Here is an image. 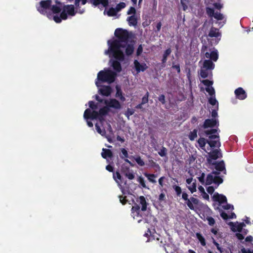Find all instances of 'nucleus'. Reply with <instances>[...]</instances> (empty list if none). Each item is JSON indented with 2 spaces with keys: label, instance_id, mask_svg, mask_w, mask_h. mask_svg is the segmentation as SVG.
I'll list each match as a JSON object with an SVG mask.
<instances>
[{
  "label": "nucleus",
  "instance_id": "cd10ccee",
  "mask_svg": "<svg viewBox=\"0 0 253 253\" xmlns=\"http://www.w3.org/2000/svg\"><path fill=\"white\" fill-rule=\"evenodd\" d=\"M220 215L221 217L225 220H226L228 218H230V219L235 218L236 217V214H235V213L232 212L231 213V214L228 216L226 212H225L224 211H220Z\"/></svg>",
  "mask_w": 253,
  "mask_h": 253
},
{
  "label": "nucleus",
  "instance_id": "f257e3e1",
  "mask_svg": "<svg viewBox=\"0 0 253 253\" xmlns=\"http://www.w3.org/2000/svg\"><path fill=\"white\" fill-rule=\"evenodd\" d=\"M115 39L108 41V48L104 51V54L111 58L109 62L114 71L109 69L99 71L95 81L97 87L100 83H113L117 74L122 71L121 62L125 60L126 56L131 55L134 52V43L129 41L126 30L118 28L115 31Z\"/></svg>",
  "mask_w": 253,
  "mask_h": 253
},
{
  "label": "nucleus",
  "instance_id": "6ab92c4d",
  "mask_svg": "<svg viewBox=\"0 0 253 253\" xmlns=\"http://www.w3.org/2000/svg\"><path fill=\"white\" fill-rule=\"evenodd\" d=\"M134 67L137 73L145 71L148 66L144 62L140 63L137 60H134L133 62Z\"/></svg>",
  "mask_w": 253,
  "mask_h": 253
},
{
  "label": "nucleus",
  "instance_id": "052dcab7",
  "mask_svg": "<svg viewBox=\"0 0 253 253\" xmlns=\"http://www.w3.org/2000/svg\"><path fill=\"white\" fill-rule=\"evenodd\" d=\"M95 99L96 100H97L98 102L100 103H104V99H101L98 95H95Z\"/></svg>",
  "mask_w": 253,
  "mask_h": 253
},
{
  "label": "nucleus",
  "instance_id": "a211bd4d",
  "mask_svg": "<svg viewBox=\"0 0 253 253\" xmlns=\"http://www.w3.org/2000/svg\"><path fill=\"white\" fill-rule=\"evenodd\" d=\"M89 2L94 6H98L101 10L106 7L108 4V0H89Z\"/></svg>",
  "mask_w": 253,
  "mask_h": 253
},
{
  "label": "nucleus",
  "instance_id": "864d4df0",
  "mask_svg": "<svg viewBox=\"0 0 253 253\" xmlns=\"http://www.w3.org/2000/svg\"><path fill=\"white\" fill-rule=\"evenodd\" d=\"M158 100L159 101L162 102V104H164L165 103V96L164 95L162 94L159 96L158 97Z\"/></svg>",
  "mask_w": 253,
  "mask_h": 253
},
{
  "label": "nucleus",
  "instance_id": "0eeeda50",
  "mask_svg": "<svg viewBox=\"0 0 253 253\" xmlns=\"http://www.w3.org/2000/svg\"><path fill=\"white\" fill-rule=\"evenodd\" d=\"M104 104L106 106L100 108L99 110L100 114H102L103 117L107 114L109 111L110 108L120 110L122 108V105L120 102L115 98L105 99L104 101Z\"/></svg>",
  "mask_w": 253,
  "mask_h": 253
},
{
  "label": "nucleus",
  "instance_id": "2f4dec72",
  "mask_svg": "<svg viewBox=\"0 0 253 253\" xmlns=\"http://www.w3.org/2000/svg\"><path fill=\"white\" fill-rule=\"evenodd\" d=\"M196 238L198 239L199 241L200 242L201 244L203 246H205L206 245V241L205 238L202 236V235L200 233H197L196 234Z\"/></svg>",
  "mask_w": 253,
  "mask_h": 253
},
{
  "label": "nucleus",
  "instance_id": "c85d7f7f",
  "mask_svg": "<svg viewBox=\"0 0 253 253\" xmlns=\"http://www.w3.org/2000/svg\"><path fill=\"white\" fill-rule=\"evenodd\" d=\"M171 50L170 48L166 49L163 55L162 62L163 64H165L167 62L168 57L171 54Z\"/></svg>",
  "mask_w": 253,
  "mask_h": 253
},
{
  "label": "nucleus",
  "instance_id": "09e8293b",
  "mask_svg": "<svg viewBox=\"0 0 253 253\" xmlns=\"http://www.w3.org/2000/svg\"><path fill=\"white\" fill-rule=\"evenodd\" d=\"M143 51V47L142 46V45L140 44L138 46L137 51H136V55L137 56H139L142 52Z\"/></svg>",
  "mask_w": 253,
  "mask_h": 253
},
{
  "label": "nucleus",
  "instance_id": "58836bf2",
  "mask_svg": "<svg viewBox=\"0 0 253 253\" xmlns=\"http://www.w3.org/2000/svg\"><path fill=\"white\" fill-rule=\"evenodd\" d=\"M149 92L147 91L146 94L142 97L141 103L142 104H145L147 103L148 101V97H149Z\"/></svg>",
  "mask_w": 253,
  "mask_h": 253
},
{
  "label": "nucleus",
  "instance_id": "338daca9",
  "mask_svg": "<svg viewBox=\"0 0 253 253\" xmlns=\"http://www.w3.org/2000/svg\"><path fill=\"white\" fill-rule=\"evenodd\" d=\"M107 131L108 132H109L110 133L112 134L113 133V129H112V128L111 127V126L110 124H108V127H107Z\"/></svg>",
  "mask_w": 253,
  "mask_h": 253
},
{
  "label": "nucleus",
  "instance_id": "ddd939ff",
  "mask_svg": "<svg viewBox=\"0 0 253 253\" xmlns=\"http://www.w3.org/2000/svg\"><path fill=\"white\" fill-rule=\"evenodd\" d=\"M206 12L210 17H213L217 20H221L224 18L223 14L218 12H215L213 8L207 7Z\"/></svg>",
  "mask_w": 253,
  "mask_h": 253
},
{
  "label": "nucleus",
  "instance_id": "4468645a",
  "mask_svg": "<svg viewBox=\"0 0 253 253\" xmlns=\"http://www.w3.org/2000/svg\"><path fill=\"white\" fill-rule=\"evenodd\" d=\"M186 203L189 209L195 211L200 206V201L197 198L191 197Z\"/></svg>",
  "mask_w": 253,
  "mask_h": 253
},
{
  "label": "nucleus",
  "instance_id": "473e14b6",
  "mask_svg": "<svg viewBox=\"0 0 253 253\" xmlns=\"http://www.w3.org/2000/svg\"><path fill=\"white\" fill-rule=\"evenodd\" d=\"M133 159L135 161L137 164L140 166H144L145 163L139 156H132Z\"/></svg>",
  "mask_w": 253,
  "mask_h": 253
},
{
  "label": "nucleus",
  "instance_id": "423d86ee",
  "mask_svg": "<svg viewBox=\"0 0 253 253\" xmlns=\"http://www.w3.org/2000/svg\"><path fill=\"white\" fill-rule=\"evenodd\" d=\"M137 203L134 204L131 209V215L133 218L138 217V223H140L142 220L141 215L139 216L141 211H145L147 210L148 203L146 202L145 198L141 196L136 199Z\"/></svg>",
  "mask_w": 253,
  "mask_h": 253
},
{
  "label": "nucleus",
  "instance_id": "b1692460",
  "mask_svg": "<svg viewBox=\"0 0 253 253\" xmlns=\"http://www.w3.org/2000/svg\"><path fill=\"white\" fill-rule=\"evenodd\" d=\"M123 173L129 180H132L135 177L133 171L132 169H129L128 168L126 169V170H124Z\"/></svg>",
  "mask_w": 253,
  "mask_h": 253
},
{
  "label": "nucleus",
  "instance_id": "bb28decb",
  "mask_svg": "<svg viewBox=\"0 0 253 253\" xmlns=\"http://www.w3.org/2000/svg\"><path fill=\"white\" fill-rule=\"evenodd\" d=\"M101 156L103 158L107 159V158L112 157L113 153L110 150L103 148Z\"/></svg>",
  "mask_w": 253,
  "mask_h": 253
},
{
  "label": "nucleus",
  "instance_id": "49530a36",
  "mask_svg": "<svg viewBox=\"0 0 253 253\" xmlns=\"http://www.w3.org/2000/svg\"><path fill=\"white\" fill-rule=\"evenodd\" d=\"M158 200L160 203L165 201L166 200V196L164 193H161L158 198Z\"/></svg>",
  "mask_w": 253,
  "mask_h": 253
},
{
  "label": "nucleus",
  "instance_id": "393cba45",
  "mask_svg": "<svg viewBox=\"0 0 253 253\" xmlns=\"http://www.w3.org/2000/svg\"><path fill=\"white\" fill-rule=\"evenodd\" d=\"M211 97L209 98V102L212 106H215V108L218 109V102L215 98V93L213 94H209Z\"/></svg>",
  "mask_w": 253,
  "mask_h": 253
},
{
  "label": "nucleus",
  "instance_id": "a878e982",
  "mask_svg": "<svg viewBox=\"0 0 253 253\" xmlns=\"http://www.w3.org/2000/svg\"><path fill=\"white\" fill-rule=\"evenodd\" d=\"M129 26H135L137 25V18L135 15H132L127 18Z\"/></svg>",
  "mask_w": 253,
  "mask_h": 253
},
{
  "label": "nucleus",
  "instance_id": "7c9ffc66",
  "mask_svg": "<svg viewBox=\"0 0 253 253\" xmlns=\"http://www.w3.org/2000/svg\"><path fill=\"white\" fill-rule=\"evenodd\" d=\"M137 181L140 184L141 187L149 189V188L146 185L145 180L143 177L142 176H139L137 178Z\"/></svg>",
  "mask_w": 253,
  "mask_h": 253
},
{
  "label": "nucleus",
  "instance_id": "a19ab883",
  "mask_svg": "<svg viewBox=\"0 0 253 253\" xmlns=\"http://www.w3.org/2000/svg\"><path fill=\"white\" fill-rule=\"evenodd\" d=\"M134 113V111L132 109H130L129 108H128L126 112L125 115L126 117H127L128 118H129V117L132 115Z\"/></svg>",
  "mask_w": 253,
  "mask_h": 253
},
{
  "label": "nucleus",
  "instance_id": "8fccbe9b",
  "mask_svg": "<svg viewBox=\"0 0 253 253\" xmlns=\"http://www.w3.org/2000/svg\"><path fill=\"white\" fill-rule=\"evenodd\" d=\"M207 220L210 225H213L215 223V220L212 217H208Z\"/></svg>",
  "mask_w": 253,
  "mask_h": 253
},
{
  "label": "nucleus",
  "instance_id": "20e7f679",
  "mask_svg": "<svg viewBox=\"0 0 253 253\" xmlns=\"http://www.w3.org/2000/svg\"><path fill=\"white\" fill-rule=\"evenodd\" d=\"M88 104L90 108L86 109L84 114V118L86 120L87 126L91 127L93 126L92 123L88 121L89 119L92 120L98 119L102 124L104 119L102 115L100 114V112L97 111V105L92 101H89Z\"/></svg>",
  "mask_w": 253,
  "mask_h": 253
},
{
  "label": "nucleus",
  "instance_id": "5fc2aeb1",
  "mask_svg": "<svg viewBox=\"0 0 253 253\" xmlns=\"http://www.w3.org/2000/svg\"><path fill=\"white\" fill-rule=\"evenodd\" d=\"M207 190L209 194H211L213 193L214 189L212 186H209L207 188Z\"/></svg>",
  "mask_w": 253,
  "mask_h": 253
},
{
  "label": "nucleus",
  "instance_id": "3c124183",
  "mask_svg": "<svg viewBox=\"0 0 253 253\" xmlns=\"http://www.w3.org/2000/svg\"><path fill=\"white\" fill-rule=\"evenodd\" d=\"M213 244L216 247L217 249L219 251L220 253H222L223 252V249L220 246L218 243L215 241H214Z\"/></svg>",
  "mask_w": 253,
  "mask_h": 253
},
{
  "label": "nucleus",
  "instance_id": "39448f33",
  "mask_svg": "<svg viewBox=\"0 0 253 253\" xmlns=\"http://www.w3.org/2000/svg\"><path fill=\"white\" fill-rule=\"evenodd\" d=\"M212 169L213 170L212 172L207 175L206 180L205 179V174L203 172L199 177H198L201 184L211 185L212 183H214L216 184L217 186H218L220 184L222 183L223 179L221 177L222 176L220 175V172L223 171V174H226L225 169L224 170H218L214 168Z\"/></svg>",
  "mask_w": 253,
  "mask_h": 253
},
{
  "label": "nucleus",
  "instance_id": "4c0bfd02",
  "mask_svg": "<svg viewBox=\"0 0 253 253\" xmlns=\"http://www.w3.org/2000/svg\"><path fill=\"white\" fill-rule=\"evenodd\" d=\"M167 153V149L163 147L162 149L158 152L159 155L161 157H164L166 156Z\"/></svg>",
  "mask_w": 253,
  "mask_h": 253
},
{
  "label": "nucleus",
  "instance_id": "37998d69",
  "mask_svg": "<svg viewBox=\"0 0 253 253\" xmlns=\"http://www.w3.org/2000/svg\"><path fill=\"white\" fill-rule=\"evenodd\" d=\"M126 6V4L124 2H121L119 3L116 7V8L118 11L121 10L122 9L125 8Z\"/></svg>",
  "mask_w": 253,
  "mask_h": 253
},
{
  "label": "nucleus",
  "instance_id": "69168bd1",
  "mask_svg": "<svg viewBox=\"0 0 253 253\" xmlns=\"http://www.w3.org/2000/svg\"><path fill=\"white\" fill-rule=\"evenodd\" d=\"M202 196L204 199L208 200L209 199V196L208 194H207L205 192H203Z\"/></svg>",
  "mask_w": 253,
  "mask_h": 253
},
{
  "label": "nucleus",
  "instance_id": "9d476101",
  "mask_svg": "<svg viewBox=\"0 0 253 253\" xmlns=\"http://www.w3.org/2000/svg\"><path fill=\"white\" fill-rule=\"evenodd\" d=\"M201 54L204 57L209 59L211 61L216 62L218 58V51L214 48H209L207 46L203 45L201 49Z\"/></svg>",
  "mask_w": 253,
  "mask_h": 253
},
{
  "label": "nucleus",
  "instance_id": "f3484780",
  "mask_svg": "<svg viewBox=\"0 0 253 253\" xmlns=\"http://www.w3.org/2000/svg\"><path fill=\"white\" fill-rule=\"evenodd\" d=\"M201 83H203L206 87V90L209 94H213L215 93V90L212 86L213 84V82L209 80H204L201 81Z\"/></svg>",
  "mask_w": 253,
  "mask_h": 253
},
{
  "label": "nucleus",
  "instance_id": "aec40b11",
  "mask_svg": "<svg viewBox=\"0 0 253 253\" xmlns=\"http://www.w3.org/2000/svg\"><path fill=\"white\" fill-rule=\"evenodd\" d=\"M209 36L210 37H215V42L217 43L220 40L221 34L219 32V30L217 28L212 27L209 33Z\"/></svg>",
  "mask_w": 253,
  "mask_h": 253
},
{
  "label": "nucleus",
  "instance_id": "e433bc0d",
  "mask_svg": "<svg viewBox=\"0 0 253 253\" xmlns=\"http://www.w3.org/2000/svg\"><path fill=\"white\" fill-rule=\"evenodd\" d=\"M196 180L193 182L191 185L188 186V189L191 191L192 193L196 191V184L195 183Z\"/></svg>",
  "mask_w": 253,
  "mask_h": 253
},
{
  "label": "nucleus",
  "instance_id": "e2e57ef3",
  "mask_svg": "<svg viewBox=\"0 0 253 253\" xmlns=\"http://www.w3.org/2000/svg\"><path fill=\"white\" fill-rule=\"evenodd\" d=\"M162 27V23L161 22H158L156 25L157 31L159 32Z\"/></svg>",
  "mask_w": 253,
  "mask_h": 253
},
{
  "label": "nucleus",
  "instance_id": "c756f323",
  "mask_svg": "<svg viewBox=\"0 0 253 253\" xmlns=\"http://www.w3.org/2000/svg\"><path fill=\"white\" fill-rule=\"evenodd\" d=\"M143 174L148 178V180L150 182L153 183H156V180H155V178L157 177V175L154 174H149L147 172H145Z\"/></svg>",
  "mask_w": 253,
  "mask_h": 253
},
{
  "label": "nucleus",
  "instance_id": "6e6d98bb",
  "mask_svg": "<svg viewBox=\"0 0 253 253\" xmlns=\"http://www.w3.org/2000/svg\"><path fill=\"white\" fill-rule=\"evenodd\" d=\"M188 196L187 193L183 192L182 194V198L183 200L188 202V200H189V199L188 198Z\"/></svg>",
  "mask_w": 253,
  "mask_h": 253
},
{
  "label": "nucleus",
  "instance_id": "bf43d9fd",
  "mask_svg": "<svg viewBox=\"0 0 253 253\" xmlns=\"http://www.w3.org/2000/svg\"><path fill=\"white\" fill-rule=\"evenodd\" d=\"M172 68L176 69L178 73L180 72V69L179 65H173Z\"/></svg>",
  "mask_w": 253,
  "mask_h": 253
},
{
  "label": "nucleus",
  "instance_id": "5701e85b",
  "mask_svg": "<svg viewBox=\"0 0 253 253\" xmlns=\"http://www.w3.org/2000/svg\"><path fill=\"white\" fill-rule=\"evenodd\" d=\"M116 93L115 97L119 98L122 102H124L126 100V98L123 95V91L121 89L120 86L117 85L116 86Z\"/></svg>",
  "mask_w": 253,
  "mask_h": 253
},
{
  "label": "nucleus",
  "instance_id": "603ef678",
  "mask_svg": "<svg viewBox=\"0 0 253 253\" xmlns=\"http://www.w3.org/2000/svg\"><path fill=\"white\" fill-rule=\"evenodd\" d=\"M196 157L194 155H191L188 160L189 164H190L193 163L195 161V160H196Z\"/></svg>",
  "mask_w": 253,
  "mask_h": 253
},
{
  "label": "nucleus",
  "instance_id": "7ed1b4c3",
  "mask_svg": "<svg viewBox=\"0 0 253 253\" xmlns=\"http://www.w3.org/2000/svg\"><path fill=\"white\" fill-rule=\"evenodd\" d=\"M51 0L41 1L36 7L38 11L42 14H46L49 17L48 11L51 10L56 15L53 16V19L56 23H60L61 20H66L69 16H73L75 15V7L73 5H67L62 6V4L57 0H55L56 4L53 5L51 8Z\"/></svg>",
  "mask_w": 253,
  "mask_h": 253
},
{
  "label": "nucleus",
  "instance_id": "6e6552de",
  "mask_svg": "<svg viewBox=\"0 0 253 253\" xmlns=\"http://www.w3.org/2000/svg\"><path fill=\"white\" fill-rule=\"evenodd\" d=\"M229 225L231 226V229L233 232H238L236 234L237 238L240 240H243L244 238V236L247 235L248 233V230L244 228L246 226L244 222L239 223L238 222L233 223L230 222Z\"/></svg>",
  "mask_w": 253,
  "mask_h": 253
},
{
  "label": "nucleus",
  "instance_id": "4d7b16f0",
  "mask_svg": "<svg viewBox=\"0 0 253 253\" xmlns=\"http://www.w3.org/2000/svg\"><path fill=\"white\" fill-rule=\"evenodd\" d=\"M119 199H120V202L124 205L126 203V200L125 199V197H123V196H120L119 197Z\"/></svg>",
  "mask_w": 253,
  "mask_h": 253
},
{
  "label": "nucleus",
  "instance_id": "72a5a7b5",
  "mask_svg": "<svg viewBox=\"0 0 253 253\" xmlns=\"http://www.w3.org/2000/svg\"><path fill=\"white\" fill-rule=\"evenodd\" d=\"M95 126L97 132L100 134L102 136H105L106 134V131L104 129H101L100 127L99 126L97 123L95 124Z\"/></svg>",
  "mask_w": 253,
  "mask_h": 253
},
{
  "label": "nucleus",
  "instance_id": "2eb2a0df",
  "mask_svg": "<svg viewBox=\"0 0 253 253\" xmlns=\"http://www.w3.org/2000/svg\"><path fill=\"white\" fill-rule=\"evenodd\" d=\"M219 126V122L217 119H206L203 124V127L206 129L209 127H213Z\"/></svg>",
  "mask_w": 253,
  "mask_h": 253
},
{
  "label": "nucleus",
  "instance_id": "f03ea898",
  "mask_svg": "<svg viewBox=\"0 0 253 253\" xmlns=\"http://www.w3.org/2000/svg\"><path fill=\"white\" fill-rule=\"evenodd\" d=\"M218 129L211 128L205 130L204 132L208 139L200 138L198 141V144L201 148L205 150L207 153L206 156L207 163L211 169H215L218 170H224L225 164L223 161L216 162L215 161L222 157V154L220 150L215 149L211 151L212 148L220 146Z\"/></svg>",
  "mask_w": 253,
  "mask_h": 253
},
{
  "label": "nucleus",
  "instance_id": "774afa93",
  "mask_svg": "<svg viewBox=\"0 0 253 253\" xmlns=\"http://www.w3.org/2000/svg\"><path fill=\"white\" fill-rule=\"evenodd\" d=\"M115 14V13H114V10L113 9H110L108 11V15H109V16H113Z\"/></svg>",
  "mask_w": 253,
  "mask_h": 253
},
{
  "label": "nucleus",
  "instance_id": "f704fd0d",
  "mask_svg": "<svg viewBox=\"0 0 253 253\" xmlns=\"http://www.w3.org/2000/svg\"><path fill=\"white\" fill-rule=\"evenodd\" d=\"M144 221H145V222L146 223H149L150 221H153V223H151L152 225L153 224H155L156 223H155V218L153 216H152V215H149V216H147L146 218H144Z\"/></svg>",
  "mask_w": 253,
  "mask_h": 253
},
{
  "label": "nucleus",
  "instance_id": "de8ad7c7",
  "mask_svg": "<svg viewBox=\"0 0 253 253\" xmlns=\"http://www.w3.org/2000/svg\"><path fill=\"white\" fill-rule=\"evenodd\" d=\"M241 253H253V249L251 250L249 249H246L245 248H242L241 250Z\"/></svg>",
  "mask_w": 253,
  "mask_h": 253
},
{
  "label": "nucleus",
  "instance_id": "c9c22d12",
  "mask_svg": "<svg viewBox=\"0 0 253 253\" xmlns=\"http://www.w3.org/2000/svg\"><path fill=\"white\" fill-rule=\"evenodd\" d=\"M197 130L194 129L192 131L190 132L189 135V138L191 140H194L195 138L197 136Z\"/></svg>",
  "mask_w": 253,
  "mask_h": 253
},
{
  "label": "nucleus",
  "instance_id": "4be33fe9",
  "mask_svg": "<svg viewBox=\"0 0 253 253\" xmlns=\"http://www.w3.org/2000/svg\"><path fill=\"white\" fill-rule=\"evenodd\" d=\"M144 236L148 237V239L147 240V242H150L151 241L153 240H155V238L157 240H159V238L157 237V235L155 233V231L154 229L151 230L150 228H148L147 232H146L144 234Z\"/></svg>",
  "mask_w": 253,
  "mask_h": 253
},
{
  "label": "nucleus",
  "instance_id": "412c9836",
  "mask_svg": "<svg viewBox=\"0 0 253 253\" xmlns=\"http://www.w3.org/2000/svg\"><path fill=\"white\" fill-rule=\"evenodd\" d=\"M234 92L237 98L240 100H244L247 96L246 91L242 87H238Z\"/></svg>",
  "mask_w": 253,
  "mask_h": 253
},
{
  "label": "nucleus",
  "instance_id": "0e129e2a",
  "mask_svg": "<svg viewBox=\"0 0 253 253\" xmlns=\"http://www.w3.org/2000/svg\"><path fill=\"white\" fill-rule=\"evenodd\" d=\"M106 169L110 172H112L113 171V168L110 165H107L106 167Z\"/></svg>",
  "mask_w": 253,
  "mask_h": 253
},
{
  "label": "nucleus",
  "instance_id": "f8f14e48",
  "mask_svg": "<svg viewBox=\"0 0 253 253\" xmlns=\"http://www.w3.org/2000/svg\"><path fill=\"white\" fill-rule=\"evenodd\" d=\"M113 178L116 181V182L118 183V186H119L120 188L121 189L123 194L124 195L126 194L127 193H128V190L126 189V188H127L126 186V182H125V185H126V187H123V186L121 185L120 181L119 180L122 181V177L119 172H116V173H113Z\"/></svg>",
  "mask_w": 253,
  "mask_h": 253
},
{
  "label": "nucleus",
  "instance_id": "680f3d73",
  "mask_svg": "<svg viewBox=\"0 0 253 253\" xmlns=\"http://www.w3.org/2000/svg\"><path fill=\"white\" fill-rule=\"evenodd\" d=\"M253 237L251 235L247 236L245 239L246 242H251L253 241Z\"/></svg>",
  "mask_w": 253,
  "mask_h": 253
},
{
  "label": "nucleus",
  "instance_id": "ea45409f",
  "mask_svg": "<svg viewBox=\"0 0 253 253\" xmlns=\"http://www.w3.org/2000/svg\"><path fill=\"white\" fill-rule=\"evenodd\" d=\"M122 155L120 156L121 158L123 159L124 158L128 157V153L127 151L125 148L121 149Z\"/></svg>",
  "mask_w": 253,
  "mask_h": 253
},
{
  "label": "nucleus",
  "instance_id": "1a4fd4ad",
  "mask_svg": "<svg viewBox=\"0 0 253 253\" xmlns=\"http://www.w3.org/2000/svg\"><path fill=\"white\" fill-rule=\"evenodd\" d=\"M214 64L210 60H205L201 68L200 75L203 78L212 76V70L214 68Z\"/></svg>",
  "mask_w": 253,
  "mask_h": 253
},
{
  "label": "nucleus",
  "instance_id": "13d9d810",
  "mask_svg": "<svg viewBox=\"0 0 253 253\" xmlns=\"http://www.w3.org/2000/svg\"><path fill=\"white\" fill-rule=\"evenodd\" d=\"M213 5L217 9H220L222 7V5L219 3H214Z\"/></svg>",
  "mask_w": 253,
  "mask_h": 253
},
{
  "label": "nucleus",
  "instance_id": "9b49d317",
  "mask_svg": "<svg viewBox=\"0 0 253 253\" xmlns=\"http://www.w3.org/2000/svg\"><path fill=\"white\" fill-rule=\"evenodd\" d=\"M212 199L214 201L218 202L219 206L225 210L234 209L233 205L227 204L226 197L223 195L215 193L212 196Z\"/></svg>",
  "mask_w": 253,
  "mask_h": 253
},
{
  "label": "nucleus",
  "instance_id": "a18cd8bd",
  "mask_svg": "<svg viewBox=\"0 0 253 253\" xmlns=\"http://www.w3.org/2000/svg\"><path fill=\"white\" fill-rule=\"evenodd\" d=\"M217 110H218V109H217V108H215V109L212 110V112H211V117L212 118V119H217L216 118L218 117Z\"/></svg>",
  "mask_w": 253,
  "mask_h": 253
},
{
  "label": "nucleus",
  "instance_id": "79ce46f5",
  "mask_svg": "<svg viewBox=\"0 0 253 253\" xmlns=\"http://www.w3.org/2000/svg\"><path fill=\"white\" fill-rule=\"evenodd\" d=\"M177 196H180L181 194V189L179 186L174 185L173 186Z\"/></svg>",
  "mask_w": 253,
  "mask_h": 253
},
{
  "label": "nucleus",
  "instance_id": "c03bdc74",
  "mask_svg": "<svg viewBox=\"0 0 253 253\" xmlns=\"http://www.w3.org/2000/svg\"><path fill=\"white\" fill-rule=\"evenodd\" d=\"M136 13V9L134 7H130L129 10L127 12V14L128 15H135Z\"/></svg>",
  "mask_w": 253,
  "mask_h": 253
},
{
  "label": "nucleus",
  "instance_id": "dca6fc26",
  "mask_svg": "<svg viewBox=\"0 0 253 253\" xmlns=\"http://www.w3.org/2000/svg\"><path fill=\"white\" fill-rule=\"evenodd\" d=\"M98 89L99 93L105 96H109L112 91L110 85H101L99 84V87H98Z\"/></svg>",
  "mask_w": 253,
  "mask_h": 253
}]
</instances>
